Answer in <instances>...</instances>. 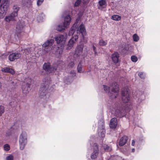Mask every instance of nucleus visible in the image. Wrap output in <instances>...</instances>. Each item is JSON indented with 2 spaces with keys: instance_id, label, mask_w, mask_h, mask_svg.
<instances>
[{
  "instance_id": "nucleus-1",
  "label": "nucleus",
  "mask_w": 160,
  "mask_h": 160,
  "mask_svg": "<svg viewBox=\"0 0 160 160\" xmlns=\"http://www.w3.org/2000/svg\"><path fill=\"white\" fill-rule=\"evenodd\" d=\"M122 100L125 105L122 104L118 105L116 107H112L111 112L112 114L119 118L123 117L125 113L130 111V109L132 108L131 105H129L130 98L128 89L126 88H123L122 91Z\"/></svg>"
},
{
  "instance_id": "nucleus-2",
  "label": "nucleus",
  "mask_w": 160,
  "mask_h": 160,
  "mask_svg": "<svg viewBox=\"0 0 160 160\" xmlns=\"http://www.w3.org/2000/svg\"><path fill=\"white\" fill-rule=\"evenodd\" d=\"M67 38L66 35H64L62 34L57 35L54 38L57 44L60 46V47H57L56 51V55L58 58H60L61 56Z\"/></svg>"
},
{
  "instance_id": "nucleus-3",
  "label": "nucleus",
  "mask_w": 160,
  "mask_h": 160,
  "mask_svg": "<svg viewBox=\"0 0 160 160\" xmlns=\"http://www.w3.org/2000/svg\"><path fill=\"white\" fill-rule=\"evenodd\" d=\"M63 63L64 62L62 61H58L56 63L51 67L50 62L44 63L43 66V68L48 74L54 72L57 70H60V69H62L61 65H63Z\"/></svg>"
},
{
  "instance_id": "nucleus-4",
  "label": "nucleus",
  "mask_w": 160,
  "mask_h": 160,
  "mask_svg": "<svg viewBox=\"0 0 160 160\" xmlns=\"http://www.w3.org/2000/svg\"><path fill=\"white\" fill-rule=\"evenodd\" d=\"M79 20V19L77 18L76 20V22L75 23L73 26L71 27L70 30L68 32V35L69 36L72 35L77 30V34L78 32L81 34L82 36L81 40H82L84 39L83 35L86 32V30L84 25L82 23L78 27L77 26L78 21Z\"/></svg>"
},
{
  "instance_id": "nucleus-5",
  "label": "nucleus",
  "mask_w": 160,
  "mask_h": 160,
  "mask_svg": "<svg viewBox=\"0 0 160 160\" xmlns=\"http://www.w3.org/2000/svg\"><path fill=\"white\" fill-rule=\"evenodd\" d=\"M103 88L104 91L107 93L109 92L110 90L111 92L110 97L112 98H116L118 95L119 92L118 86L117 83L113 82L112 85L110 87H108L106 85H103Z\"/></svg>"
},
{
  "instance_id": "nucleus-6",
  "label": "nucleus",
  "mask_w": 160,
  "mask_h": 160,
  "mask_svg": "<svg viewBox=\"0 0 160 160\" xmlns=\"http://www.w3.org/2000/svg\"><path fill=\"white\" fill-rule=\"evenodd\" d=\"M50 81L48 79L45 78L42 81L40 90L39 92V97L41 98H44L46 95Z\"/></svg>"
},
{
  "instance_id": "nucleus-7",
  "label": "nucleus",
  "mask_w": 160,
  "mask_h": 160,
  "mask_svg": "<svg viewBox=\"0 0 160 160\" xmlns=\"http://www.w3.org/2000/svg\"><path fill=\"white\" fill-rule=\"evenodd\" d=\"M71 21V18L70 16L67 15L64 18V21L63 23V26L59 25L57 27V30L62 31L65 28H67L69 26Z\"/></svg>"
},
{
  "instance_id": "nucleus-8",
  "label": "nucleus",
  "mask_w": 160,
  "mask_h": 160,
  "mask_svg": "<svg viewBox=\"0 0 160 160\" xmlns=\"http://www.w3.org/2000/svg\"><path fill=\"white\" fill-rule=\"evenodd\" d=\"M54 42L53 39H49L48 40L42 45V47L45 48L43 49L44 51L43 54L48 53L50 51L51 48V47L52 46Z\"/></svg>"
},
{
  "instance_id": "nucleus-9",
  "label": "nucleus",
  "mask_w": 160,
  "mask_h": 160,
  "mask_svg": "<svg viewBox=\"0 0 160 160\" xmlns=\"http://www.w3.org/2000/svg\"><path fill=\"white\" fill-rule=\"evenodd\" d=\"M19 143L20 149L21 150H23L27 143V136L25 132H22L20 135Z\"/></svg>"
},
{
  "instance_id": "nucleus-10",
  "label": "nucleus",
  "mask_w": 160,
  "mask_h": 160,
  "mask_svg": "<svg viewBox=\"0 0 160 160\" xmlns=\"http://www.w3.org/2000/svg\"><path fill=\"white\" fill-rule=\"evenodd\" d=\"M78 38V35L77 34L74 35L68 42L67 45V50H69L73 47L74 44L77 41Z\"/></svg>"
},
{
  "instance_id": "nucleus-11",
  "label": "nucleus",
  "mask_w": 160,
  "mask_h": 160,
  "mask_svg": "<svg viewBox=\"0 0 160 160\" xmlns=\"http://www.w3.org/2000/svg\"><path fill=\"white\" fill-rule=\"evenodd\" d=\"M100 122H99V123H101L100 125H99L98 130V134L99 137L103 138L105 136V131L104 126V123L103 120Z\"/></svg>"
},
{
  "instance_id": "nucleus-12",
  "label": "nucleus",
  "mask_w": 160,
  "mask_h": 160,
  "mask_svg": "<svg viewBox=\"0 0 160 160\" xmlns=\"http://www.w3.org/2000/svg\"><path fill=\"white\" fill-rule=\"evenodd\" d=\"M21 56V54L18 52H12L9 54L8 59L10 61L12 62L16 59L20 58Z\"/></svg>"
},
{
  "instance_id": "nucleus-13",
  "label": "nucleus",
  "mask_w": 160,
  "mask_h": 160,
  "mask_svg": "<svg viewBox=\"0 0 160 160\" xmlns=\"http://www.w3.org/2000/svg\"><path fill=\"white\" fill-rule=\"evenodd\" d=\"M92 147H93V152L91 155V158L92 159L96 158L98 154V149L97 144L94 143Z\"/></svg>"
},
{
  "instance_id": "nucleus-14",
  "label": "nucleus",
  "mask_w": 160,
  "mask_h": 160,
  "mask_svg": "<svg viewBox=\"0 0 160 160\" xmlns=\"http://www.w3.org/2000/svg\"><path fill=\"white\" fill-rule=\"evenodd\" d=\"M9 7V3L8 1H5L4 2L2 3L1 5L0 10H1L2 14H5L8 8Z\"/></svg>"
},
{
  "instance_id": "nucleus-15",
  "label": "nucleus",
  "mask_w": 160,
  "mask_h": 160,
  "mask_svg": "<svg viewBox=\"0 0 160 160\" xmlns=\"http://www.w3.org/2000/svg\"><path fill=\"white\" fill-rule=\"evenodd\" d=\"M107 6V3L106 0H99L97 4L98 8L102 10L106 8Z\"/></svg>"
},
{
  "instance_id": "nucleus-16",
  "label": "nucleus",
  "mask_w": 160,
  "mask_h": 160,
  "mask_svg": "<svg viewBox=\"0 0 160 160\" xmlns=\"http://www.w3.org/2000/svg\"><path fill=\"white\" fill-rule=\"evenodd\" d=\"M83 47V45L82 44L78 45L75 51L74 56H79L82 55Z\"/></svg>"
},
{
  "instance_id": "nucleus-17",
  "label": "nucleus",
  "mask_w": 160,
  "mask_h": 160,
  "mask_svg": "<svg viewBox=\"0 0 160 160\" xmlns=\"http://www.w3.org/2000/svg\"><path fill=\"white\" fill-rule=\"evenodd\" d=\"M23 25L21 23L18 22L17 23L16 27V33L18 37H19V34L23 32Z\"/></svg>"
},
{
  "instance_id": "nucleus-18",
  "label": "nucleus",
  "mask_w": 160,
  "mask_h": 160,
  "mask_svg": "<svg viewBox=\"0 0 160 160\" xmlns=\"http://www.w3.org/2000/svg\"><path fill=\"white\" fill-rule=\"evenodd\" d=\"M119 55L118 52H115L111 55V59L112 62L115 63H118L119 60Z\"/></svg>"
},
{
  "instance_id": "nucleus-19",
  "label": "nucleus",
  "mask_w": 160,
  "mask_h": 160,
  "mask_svg": "<svg viewBox=\"0 0 160 160\" xmlns=\"http://www.w3.org/2000/svg\"><path fill=\"white\" fill-rule=\"evenodd\" d=\"M28 79L29 80V81L27 82L26 84V87H24V85L22 86V89L23 92L24 93H28L29 91L30 87L29 86L30 83L31 82V79L29 78H28Z\"/></svg>"
},
{
  "instance_id": "nucleus-20",
  "label": "nucleus",
  "mask_w": 160,
  "mask_h": 160,
  "mask_svg": "<svg viewBox=\"0 0 160 160\" xmlns=\"http://www.w3.org/2000/svg\"><path fill=\"white\" fill-rule=\"evenodd\" d=\"M17 16V14L15 12H12L10 15L6 16L5 20L6 22H9L10 21L14 20V18Z\"/></svg>"
},
{
  "instance_id": "nucleus-21",
  "label": "nucleus",
  "mask_w": 160,
  "mask_h": 160,
  "mask_svg": "<svg viewBox=\"0 0 160 160\" xmlns=\"http://www.w3.org/2000/svg\"><path fill=\"white\" fill-rule=\"evenodd\" d=\"M118 122L117 119L115 118H112L110 121V127L112 128H115L117 126Z\"/></svg>"
},
{
  "instance_id": "nucleus-22",
  "label": "nucleus",
  "mask_w": 160,
  "mask_h": 160,
  "mask_svg": "<svg viewBox=\"0 0 160 160\" xmlns=\"http://www.w3.org/2000/svg\"><path fill=\"white\" fill-rule=\"evenodd\" d=\"M33 1V0H22V3L23 6L29 8L32 5Z\"/></svg>"
},
{
  "instance_id": "nucleus-23",
  "label": "nucleus",
  "mask_w": 160,
  "mask_h": 160,
  "mask_svg": "<svg viewBox=\"0 0 160 160\" xmlns=\"http://www.w3.org/2000/svg\"><path fill=\"white\" fill-rule=\"evenodd\" d=\"M128 140V138L126 136L122 137L120 139L119 142V145L120 146H122L126 143Z\"/></svg>"
},
{
  "instance_id": "nucleus-24",
  "label": "nucleus",
  "mask_w": 160,
  "mask_h": 160,
  "mask_svg": "<svg viewBox=\"0 0 160 160\" xmlns=\"http://www.w3.org/2000/svg\"><path fill=\"white\" fill-rule=\"evenodd\" d=\"M121 17L117 15H113L111 17V19L114 21H119L121 19Z\"/></svg>"
},
{
  "instance_id": "nucleus-25",
  "label": "nucleus",
  "mask_w": 160,
  "mask_h": 160,
  "mask_svg": "<svg viewBox=\"0 0 160 160\" xmlns=\"http://www.w3.org/2000/svg\"><path fill=\"white\" fill-rule=\"evenodd\" d=\"M44 15L43 13H41L37 17V20L38 22H42L44 19Z\"/></svg>"
},
{
  "instance_id": "nucleus-26",
  "label": "nucleus",
  "mask_w": 160,
  "mask_h": 160,
  "mask_svg": "<svg viewBox=\"0 0 160 160\" xmlns=\"http://www.w3.org/2000/svg\"><path fill=\"white\" fill-rule=\"evenodd\" d=\"M103 147L105 151L106 152H109L111 150V148L106 144H104Z\"/></svg>"
},
{
  "instance_id": "nucleus-27",
  "label": "nucleus",
  "mask_w": 160,
  "mask_h": 160,
  "mask_svg": "<svg viewBox=\"0 0 160 160\" xmlns=\"http://www.w3.org/2000/svg\"><path fill=\"white\" fill-rule=\"evenodd\" d=\"M99 44L100 46H104L107 44V42L102 39H101L100 40Z\"/></svg>"
},
{
  "instance_id": "nucleus-28",
  "label": "nucleus",
  "mask_w": 160,
  "mask_h": 160,
  "mask_svg": "<svg viewBox=\"0 0 160 160\" xmlns=\"http://www.w3.org/2000/svg\"><path fill=\"white\" fill-rule=\"evenodd\" d=\"M19 7L17 5H14L13 7V11L12 12H15L18 15V12L19 10Z\"/></svg>"
},
{
  "instance_id": "nucleus-29",
  "label": "nucleus",
  "mask_w": 160,
  "mask_h": 160,
  "mask_svg": "<svg viewBox=\"0 0 160 160\" xmlns=\"http://www.w3.org/2000/svg\"><path fill=\"white\" fill-rule=\"evenodd\" d=\"M133 41L135 42H138L139 40V37L136 34H134L133 36Z\"/></svg>"
},
{
  "instance_id": "nucleus-30",
  "label": "nucleus",
  "mask_w": 160,
  "mask_h": 160,
  "mask_svg": "<svg viewBox=\"0 0 160 160\" xmlns=\"http://www.w3.org/2000/svg\"><path fill=\"white\" fill-rule=\"evenodd\" d=\"M82 65L80 64L79 63V64L78 65V71L79 72H82Z\"/></svg>"
},
{
  "instance_id": "nucleus-31",
  "label": "nucleus",
  "mask_w": 160,
  "mask_h": 160,
  "mask_svg": "<svg viewBox=\"0 0 160 160\" xmlns=\"http://www.w3.org/2000/svg\"><path fill=\"white\" fill-rule=\"evenodd\" d=\"M131 59L133 62H136L138 60V58L136 56H132L131 57Z\"/></svg>"
},
{
  "instance_id": "nucleus-32",
  "label": "nucleus",
  "mask_w": 160,
  "mask_h": 160,
  "mask_svg": "<svg viewBox=\"0 0 160 160\" xmlns=\"http://www.w3.org/2000/svg\"><path fill=\"white\" fill-rule=\"evenodd\" d=\"M138 96L139 97L138 99V102L141 101L142 99H144V95L143 94H142L141 96Z\"/></svg>"
},
{
  "instance_id": "nucleus-33",
  "label": "nucleus",
  "mask_w": 160,
  "mask_h": 160,
  "mask_svg": "<svg viewBox=\"0 0 160 160\" xmlns=\"http://www.w3.org/2000/svg\"><path fill=\"white\" fill-rule=\"evenodd\" d=\"M4 148L5 150L6 151H8L10 149L9 146L8 144H6L4 146Z\"/></svg>"
},
{
  "instance_id": "nucleus-34",
  "label": "nucleus",
  "mask_w": 160,
  "mask_h": 160,
  "mask_svg": "<svg viewBox=\"0 0 160 160\" xmlns=\"http://www.w3.org/2000/svg\"><path fill=\"white\" fill-rule=\"evenodd\" d=\"M8 70H9V68L5 67L2 68L1 69V71L3 72L7 73V72H8Z\"/></svg>"
},
{
  "instance_id": "nucleus-35",
  "label": "nucleus",
  "mask_w": 160,
  "mask_h": 160,
  "mask_svg": "<svg viewBox=\"0 0 160 160\" xmlns=\"http://www.w3.org/2000/svg\"><path fill=\"white\" fill-rule=\"evenodd\" d=\"M81 0H77L75 2L74 4V6L77 7L81 3Z\"/></svg>"
},
{
  "instance_id": "nucleus-36",
  "label": "nucleus",
  "mask_w": 160,
  "mask_h": 160,
  "mask_svg": "<svg viewBox=\"0 0 160 160\" xmlns=\"http://www.w3.org/2000/svg\"><path fill=\"white\" fill-rule=\"evenodd\" d=\"M7 73H9L11 74H13L15 73V71L13 69L9 68V70H8V72Z\"/></svg>"
},
{
  "instance_id": "nucleus-37",
  "label": "nucleus",
  "mask_w": 160,
  "mask_h": 160,
  "mask_svg": "<svg viewBox=\"0 0 160 160\" xmlns=\"http://www.w3.org/2000/svg\"><path fill=\"white\" fill-rule=\"evenodd\" d=\"M13 156L11 155L7 156L6 158V160H13Z\"/></svg>"
},
{
  "instance_id": "nucleus-38",
  "label": "nucleus",
  "mask_w": 160,
  "mask_h": 160,
  "mask_svg": "<svg viewBox=\"0 0 160 160\" xmlns=\"http://www.w3.org/2000/svg\"><path fill=\"white\" fill-rule=\"evenodd\" d=\"M138 75L141 78L144 79L145 78V75L143 72H141L140 73L138 74Z\"/></svg>"
},
{
  "instance_id": "nucleus-39",
  "label": "nucleus",
  "mask_w": 160,
  "mask_h": 160,
  "mask_svg": "<svg viewBox=\"0 0 160 160\" xmlns=\"http://www.w3.org/2000/svg\"><path fill=\"white\" fill-rule=\"evenodd\" d=\"M74 65L73 62H71L69 64L68 67L69 68H72L74 66Z\"/></svg>"
},
{
  "instance_id": "nucleus-40",
  "label": "nucleus",
  "mask_w": 160,
  "mask_h": 160,
  "mask_svg": "<svg viewBox=\"0 0 160 160\" xmlns=\"http://www.w3.org/2000/svg\"><path fill=\"white\" fill-rule=\"evenodd\" d=\"M43 2V0H37V5L38 6H40L41 5Z\"/></svg>"
},
{
  "instance_id": "nucleus-41",
  "label": "nucleus",
  "mask_w": 160,
  "mask_h": 160,
  "mask_svg": "<svg viewBox=\"0 0 160 160\" xmlns=\"http://www.w3.org/2000/svg\"><path fill=\"white\" fill-rule=\"evenodd\" d=\"M92 49L94 52L95 55H97V52L96 50V48L93 45L92 46Z\"/></svg>"
},
{
  "instance_id": "nucleus-42",
  "label": "nucleus",
  "mask_w": 160,
  "mask_h": 160,
  "mask_svg": "<svg viewBox=\"0 0 160 160\" xmlns=\"http://www.w3.org/2000/svg\"><path fill=\"white\" fill-rule=\"evenodd\" d=\"M135 143V142L134 140H132V145L133 146H134Z\"/></svg>"
},
{
  "instance_id": "nucleus-43",
  "label": "nucleus",
  "mask_w": 160,
  "mask_h": 160,
  "mask_svg": "<svg viewBox=\"0 0 160 160\" xmlns=\"http://www.w3.org/2000/svg\"><path fill=\"white\" fill-rule=\"evenodd\" d=\"M11 132H8L6 133L7 136H9L11 135Z\"/></svg>"
},
{
  "instance_id": "nucleus-44",
  "label": "nucleus",
  "mask_w": 160,
  "mask_h": 160,
  "mask_svg": "<svg viewBox=\"0 0 160 160\" xmlns=\"http://www.w3.org/2000/svg\"><path fill=\"white\" fill-rule=\"evenodd\" d=\"M135 151V149L134 148H133L132 149V152H134Z\"/></svg>"
},
{
  "instance_id": "nucleus-45",
  "label": "nucleus",
  "mask_w": 160,
  "mask_h": 160,
  "mask_svg": "<svg viewBox=\"0 0 160 160\" xmlns=\"http://www.w3.org/2000/svg\"><path fill=\"white\" fill-rule=\"evenodd\" d=\"M72 74H73L72 76H75V72H72Z\"/></svg>"
},
{
  "instance_id": "nucleus-46",
  "label": "nucleus",
  "mask_w": 160,
  "mask_h": 160,
  "mask_svg": "<svg viewBox=\"0 0 160 160\" xmlns=\"http://www.w3.org/2000/svg\"><path fill=\"white\" fill-rule=\"evenodd\" d=\"M90 145H91V142H90Z\"/></svg>"
},
{
  "instance_id": "nucleus-47",
  "label": "nucleus",
  "mask_w": 160,
  "mask_h": 160,
  "mask_svg": "<svg viewBox=\"0 0 160 160\" xmlns=\"http://www.w3.org/2000/svg\"><path fill=\"white\" fill-rule=\"evenodd\" d=\"M136 97L137 98H138V97L137 96H136Z\"/></svg>"
},
{
  "instance_id": "nucleus-48",
  "label": "nucleus",
  "mask_w": 160,
  "mask_h": 160,
  "mask_svg": "<svg viewBox=\"0 0 160 160\" xmlns=\"http://www.w3.org/2000/svg\"><path fill=\"white\" fill-rule=\"evenodd\" d=\"M122 160H125L124 159H123Z\"/></svg>"
}]
</instances>
